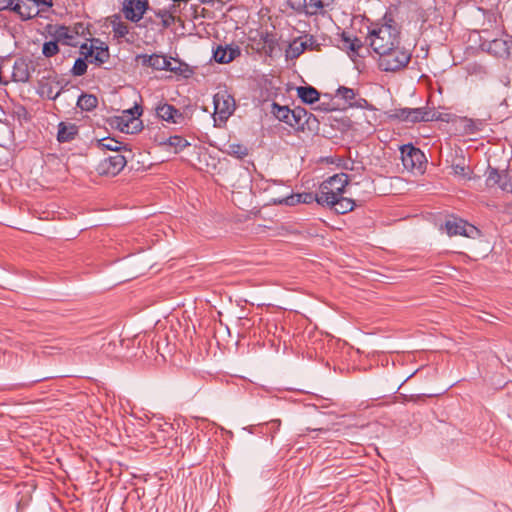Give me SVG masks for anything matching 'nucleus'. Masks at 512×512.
<instances>
[{
    "instance_id": "obj_29",
    "label": "nucleus",
    "mask_w": 512,
    "mask_h": 512,
    "mask_svg": "<svg viewBox=\"0 0 512 512\" xmlns=\"http://www.w3.org/2000/svg\"><path fill=\"white\" fill-rule=\"evenodd\" d=\"M307 9L306 14L317 15L321 13L326 6H329V0H306Z\"/></svg>"
},
{
    "instance_id": "obj_37",
    "label": "nucleus",
    "mask_w": 512,
    "mask_h": 512,
    "mask_svg": "<svg viewBox=\"0 0 512 512\" xmlns=\"http://www.w3.org/2000/svg\"><path fill=\"white\" fill-rule=\"evenodd\" d=\"M249 182H250L249 175L247 172L244 171L243 173L240 174V183L237 185V188L243 189L244 192H249L250 191ZM232 186L236 187L235 184H233Z\"/></svg>"
},
{
    "instance_id": "obj_34",
    "label": "nucleus",
    "mask_w": 512,
    "mask_h": 512,
    "mask_svg": "<svg viewBox=\"0 0 512 512\" xmlns=\"http://www.w3.org/2000/svg\"><path fill=\"white\" fill-rule=\"evenodd\" d=\"M87 71L86 59L78 58L72 68V74L75 76H82Z\"/></svg>"
},
{
    "instance_id": "obj_7",
    "label": "nucleus",
    "mask_w": 512,
    "mask_h": 512,
    "mask_svg": "<svg viewBox=\"0 0 512 512\" xmlns=\"http://www.w3.org/2000/svg\"><path fill=\"white\" fill-rule=\"evenodd\" d=\"M401 160L405 169L409 171L418 170L422 171L425 163V155L423 152L415 148L411 144L403 145L400 148Z\"/></svg>"
},
{
    "instance_id": "obj_2",
    "label": "nucleus",
    "mask_w": 512,
    "mask_h": 512,
    "mask_svg": "<svg viewBox=\"0 0 512 512\" xmlns=\"http://www.w3.org/2000/svg\"><path fill=\"white\" fill-rule=\"evenodd\" d=\"M348 184L349 176L346 173H339L329 177L319 186L316 202L322 206H332L344 194Z\"/></svg>"
},
{
    "instance_id": "obj_25",
    "label": "nucleus",
    "mask_w": 512,
    "mask_h": 512,
    "mask_svg": "<svg viewBox=\"0 0 512 512\" xmlns=\"http://www.w3.org/2000/svg\"><path fill=\"white\" fill-rule=\"evenodd\" d=\"M13 10L18 12L21 15V17L25 19L33 18L39 13V8L34 3H32L31 6L17 3L14 6Z\"/></svg>"
},
{
    "instance_id": "obj_43",
    "label": "nucleus",
    "mask_w": 512,
    "mask_h": 512,
    "mask_svg": "<svg viewBox=\"0 0 512 512\" xmlns=\"http://www.w3.org/2000/svg\"><path fill=\"white\" fill-rule=\"evenodd\" d=\"M505 210L512 214V201L511 202H508L506 205H505Z\"/></svg>"
},
{
    "instance_id": "obj_40",
    "label": "nucleus",
    "mask_w": 512,
    "mask_h": 512,
    "mask_svg": "<svg viewBox=\"0 0 512 512\" xmlns=\"http://www.w3.org/2000/svg\"><path fill=\"white\" fill-rule=\"evenodd\" d=\"M453 171H454V173L456 175H460V176H463V177L466 176V168L464 166L454 165L453 166Z\"/></svg>"
},
{
    "instance_id": "obj_4",
    "label": "nucleus",
    "mask_w": 512,
    "mask_h": 512,
    "mask_svg": "<svg viewBox=\"0 0 512 512\" xmlns=\"http://www.w3.org/2000/svg\"><path fill=\"white\" fill-rule=\"evenodd\" d=\"M389 117L408 123L428 122L439 119L437 112L428 108H396L390 111Z\"/></svg>"
},
{
    "instance_id": "obj_24",
    "label": "nucleus",
    "mask_w": 512,
    "mask_h": 512,
    "mask_svg": "<svg viewBox=\"0 0 512 512\" xmlns=\"http://www.w3.org/2000/svg\"><path fill=\"white\" fill-rule=\"evenodd\" d=\"M166 71H170L175 73L176 75H181L184 77H189L192 73L191 69L187 64L182 63L173 58H169V65H167Z\"/></svg>"
},
{
    "instance_id": "obj_5",
    "label": "nucleus",
    "mask_w": 512,
    "mask_h": 512,
    "mask_svg": "<svg viewBox=\"0 0 512 512\" xmlns=\"http://www.w3.org/2000/svg\"><path fill=\"white\" fill-rule=\"evenodd\" d=\"M214 114L216 126L224 124L235 110V100L227 90L218 91L213 97Z\"/></svg>"
},
{
    "instance_id": "obj_14",
    "label": "nucleus",
    "mask_w": 512,
    "mask_h": 512,
    "mask_svg": "<svg viewBox=\"0 0 512 512\" xmlns=\"http://www.w3.org/2000/svg\"><path fill=\"white\" fill-rule=\"evenodd\" d=\"M317 193L314 195L312 193H299V194H287L283 197H273L271 201L274 204H284L287 206H294L299 203L310 204L313 201H316Z\"/></svg>"
},
{
    "instance_id": "obj_41",
    "label": "nucleus",
    "mask_w": 512,
    "mask_h": 512,
    "mask_svg": "<svg viewBox=\"0 0 512 512\" xmlns=\"http://www.w3.org/2000/svg\"><path fill=\"white\" fill-rule=\"evenodd\" d=\"M13 0H0V9L6 8L12 5Z\"/></svg>"
},
{
    "instance_id": "obj_23",
    "label": "nucleus",
    "mask_w": 512,
    "mask_h": 512,
    "mask_svg": "<svg viewBox=\"0 0 512 512\" xmlns=\"http://www.w3.org/2000/svg\"><path fill=\"white\" fill-rule=\"evenodd\" d=\"M297 96L307 104H313L319 100L320 93L312 86H300L297 88Z\"/></svg>"
},
{
    "instance_id": "obj_12",
    "label": "nucleus",
    "mask_w": 512,
    "mask_h": 512,
    "mask_svg": "<svg viewBox=\"0 0 512 512\" xmlns=\"http://www.w3.org/2000/svg\"><path fill=\"white\" fill-rule=\"evenodd\" d=\"M80 49L81 54L87 61L96 63L97 65L105 63L109 58L108 48L103 46H95L94 41H92L90 45L86 43L82 44Z\"/></svg>"
},
{
    "instance_id": "obj_1",
    "label": "nucleus",
    "mask_w": 512,
    "mask_h": 512,
    "mask_svg": "<svg viewBox=\"0 0 512 512\" xmlns=\"http://www.w3.org/2000/svg\"><path fill=\"white\" fill-rule=\"evenodd\" d=\"M366 40L373 51L380 56L400 42V31L391 23L376 24L369 30Z\"/></svg>"
},
{
    "instance_id": "obj_30",
    "label": "nucleus",
    "mask_w": 512,
    "mask_h": 512,
    "mask_svg": "<svg viewBox=\"0 0 512 512\" xmlns=\"http://www.w3.org/2000/svg\"><path fill=\"white\" fill-rule=\"evenodd\" d=\"M225 152L228 155L234 156L238 159H242L243 157L248 155V149L246 146L239 143H230L227 145Z\"/></svg>"
},
{
    "instance_id": "obj_16",
    "label": "nucleus",
    "mask_w": 512,
    "mask_h": 512,
    "mask_svg": "<svg viewBox=\"0 0 512 512\" xmlns=\"http://www.w3.org/2000/svg\"><path fill=\"white\" fill-rule=\"evenodd\" d=\"M486 181L489 186L499 185L503 191L512 193V180L507 173L490 170Z\"/></svg>"
},
{
    "instance_id": "obj_13",
    "label": "nucleus",
    "mask_w": 512,
    "mask_h": 512,
    "mask_svg": "<svg viewBox=\"0 0 512 512\" xmlns=\"http://www.w3.org/2000/svg\"><path fill=\"white\" fill-rule=\"evenodd\" d=\"M147 8V0H124L123 13L128 20L138 22L142 19Z\"/></svg>"
},
{
    "instance_id": "obj_31",
    "label": "nucleus",
    "mask_w": 512,
    "mask_h": 512,
    "mask_svg": "<svg viewBox=\"0 0 512 512\" xmlns=\"http://www.w3.org/2000/svg\"><path fill=\"white\" fill-rule=\"evenodd\" d=\"M461 124L463 126L464 132L467 134L476 133L477 131L481 130L484 125L481 120H473L469 118H463L461 120Z\"/></svg>"
},
{
    "instance_id": "obj_35",
    "label": "nucleus",
    "mask_w": 512,
    "mask_h": 512,
    "mask_svg": "<svg viewBox=\"0 0 512 512\" xmlns=\"http://www.w3.org/2000/svg\"><path fill=\"white\" fill-rule=\"evenodd\" d=\"M287 4L290 8L299 13H305L307 9L306 0H287Z\"/></svg>"
},
{
    "instance_id": "obj_6",
    "label": "nucleus",
    "mask_w": 512,
    "mask_h": 512,
    "mask_svg": "<svg viewBox=\"0 0 512 512\" xmlns=\"http://www.w3.org/2000/svg\"><path fill=\"white\" fill-rule=\"evenodd\" d=\"M271 112L278 120L288 124L291 127L303 126L307 121V112L301 107H296L291 110L287 106H280L276 103H273Z\"/></svg>"
},
{
    "instance_id": "obj_15",
    "label": "nucleus",
    "mask_w": 512,
    "mask_h": 512,
    "mask_svg": "<svg viewBox=\"0 0 512 512\" xmlns=\"http://www.w3.org/2000/svg\"><path fill=\"white\" fill-rule=\"evenodd\" d=\"M136 60L144 67H150L154 70H166L169 65V58L159 54H141L137 55Z\"/></svg>"
},
{
    "instance_id": "obj_42",
    "label": "nucleus",
    "mask_w": 512,
    "mask_h": 512,
    "mask_svg": "<svg viewBox=\"0 0 512 512\" xmlns=\"http://www.w3.org/2000/svg\"><path fill=\"white\" fill-rule=\"evenodd\" d=\"M491 45H493L495 47H501V46H505V42L502 40H494Z\"/></svg>"
},
{
    "instance_id": "obj_21",
    "label": "nucleus",
    "mask_w": 512,
    "mask_h": 512,
    "mask_svg": "<svg viewBox=\"0 0 512 512\" xmlns=\"http://www.w3.org/2000/svg\"><path fill=\"white\" fill-rule=\"evenodd\" d=\"M341 45L348 53L358 55L359 50L362 48V42L360 39L353 37L347 32L341 34Z\"/></svg>"
},
{
    "instance_id": "obj_28",
    "label": "nucleus",
    "mask_w": 512,
    "mask_h": 512,
    "mask_svg": "<svg viewBox=\"0 0 512 512\" xmlns=\"http://www.w3.org/2000/svg\"><path fill=\"white\" fill-rule=\"evenodd\" d=\"M95 146L101 150L113 151L115 154V153H119L120 142L115 140L114 138L107 137V138L98 139L95 143Z\"/></svg>"
},
{
    "instance_id": "obj_27",
    "label": "nucleus",
    "mask_w": 512,
    "mask_h": 512,
    "mask_svg": "<svg viewBox=\"0 0 512 512\" xmlns=\"http://www.w3.org/2000/svg\"><path fill=\"white\" fill-rule=\"evenodd\" d=\"M354 201L350 198L340 196L338 200L333 203L331 207L335 209L337 213L345 214L347 212H350L354 208Z\"/></svg>"
},
{
    "instance_id": "obj_18",
    "label": "nucleus",
    "mask_w": 512,
    "mask_h": 512,
    "mask_svg": "<svg viewBox=\"0 0 512 512\" xmlns=\"http://www.w3.org/2000/svg\"><path fill=\"white\" fill-rule=\"evenodd\" d=\"M156 114L160 119L174 124L179 123L183 118L182 113L178 109L167 103L159 105L156 108Z\"/></svg>"
},
{
    "instance_id": "obj_39",
    "label": "nucleus",
    "mask_w": 512,
    "mask_h": 512,
    "mask_svg": "<svg viewBox=\"0 0 512 512\" xmlns=\"http://www.w3.org/2000/svg\"><path fill=\"white\" fill-rule=\"evenodd\" d=\"M33 3L39 8H49L52 6V0H33Z\"/></svg>"
},
{
    "instance_id": "obj_11",
    "label": "nucleus",
    "mask_w": 512,
    "mask_h": 512,
    "mask_svg": "<svg viewBox=\"0 0 512 512\" xmlns=\"http://www.w3.org/2000/svg\"><path fill=\"white\" fill-rule=\"evenodd\" d=\"M310 51H319L320 44L312 35H304L296 38L290 45L287 50V56L290 58H297L303 52Z\"/></svg>"
},
{
    "instance_id": "obj_26",
    "label": "nucleus",
    "mask_w": 512,
    "mask_h": 512,
    "mask_svg": "<svg viewBox=\"0 0 512 512\" xmlns=\"http://www.w3.org/2000/svg\"><path fill=\"white\" fill-rule=\"evenodd\" d=\"M97 104L98 99L92 94H82L77 101V106L81 110L85 111H91L92 109L96 108Z\"/></svg>"
},
{
    "instance_id": "obj_22",
    "label": "nucleus",
    "mask_w": 512,
    "mask_h": 512,
    "mask_svg": "<svg viewBox=\"0 0 512 512\" xmlns=\"http://www.w3.org/2000/svg\"><path fill=\"white\" fill-rule=\"evenodd\" d=\"M78 132L75 124L61 122L58 126L57 139L59 142H69L74 139Z\"/></svg>"
},
{
    "instance_id": "obj_17",
    "label": "nucleus",
    "mask_w": 512,
    "mask_h": 512,
    "mask_svg": "<svg viewBox=\"0 0 512 512\" xmlns=\"http://www.w3.org/2000/svg\"><path fill=\"white\" fill-rule=\"evenodd\" d=\"M159 145L166 151L178 154L181 151H183L186 147L190 146V143L182 136L174 135L162 139L159 142Z\"/></svg>"
},
{
    "instance_id": "obj_36",
    "label": "nucleus",
    "mask_w": 512,
    "mask_h": 512,
    "mask_svg": "<svg viewBox=\"0 0 512 512\" xmlns=\"http://www.w3.org/2000/svg\"><path fill=\"white\" fill-rule=\"evenodd\" d=\"M113 31L115 35L118 37H124L128 34L129 29L128 26L123 22H115L113 23Z\"/></svg>"
},
{
    "instance_id": "obj_8",
    "label": "nucleus",
    "mask_w": 512,
    "mask_h": 512,
    "mask_svg": "<svg viewBox=\"0 0 512 512\" xmlns=\"http://www.w3.org/2000/svg\"><path fill=\"white\" fill-rule=\"evenodd\" d=\"M83 33L84 26L82 24H76L73 27L56 26L52 32V36L56 42L69 46H77L79 44L78 38L80 34Z\"/></svg>"
},
{
    "instance_id": "obj_33",
    "label": "nucleus",
    "mask_w": 512,
    "mask_h": 512,
    "mask_svg": "<svg viewBox=\"0 0 512 512\" xmlns=\"http://www.w3.org/2000/svg\"><path fill=\"white\" fill-rule=\"evenodd\" d=\"M59 52L58 42L48 41L43 44L42 53L45 57H52Z\"/></svg>"
},
{
    "instance_id": "obj_10",
    "label": "nucleus",
    "mask_w": 512,
    "mask_h": 512,
    "mask_svg": "<svg viewBox=\"0 0 512 512\" xmlns=\"http://www.w3.org/2000/svg\"><path fill=\"white\" fill-rule=\"evenodd\" d=\"M126 164V158L120 153H115L101 160L96 169L100 175L115 176L123 170Z\"/></svg>"
},
{
    "instance_id": "obj_20",
    "label": "nucleus",
    "mask_w": 512,
    "mask_h": 512,
    "mask_svg": "<svg viewBox=\"0 0 512 512\" xmlns=\"http://www.w3.org/2000/svg\"><path fill=\"white\" fill-rule=\"evenodd\" d=\"M31 65L24 59H19L15 62L12 71V78L16 82L25 83L31 76Z\"/></svg>"
},
{
    "instance_id": "obj_9",
    "label": "nucleus",
    "mask_w": 512,
    "mask_h": 512,
    "mask_svg": "<svg viewBox=\"0 0 512 512\" xmlns=\"http://www.w3.org/2000/svg\"><path fill=\"white\" fill-rule=\"evenodd\" d=\"M445 229L449 236L461 235L468 238H476L480 233L475 226L457 217L447 219Z\"/></svg>"
},
{
    "instance_id": "obj_38",
    "label": "nucleus",
    "mask_w": 512,
    "mask_h": 512,
    "mask_svg": "<svg viewBox=\"0 0 512 512\" xmlns=\"http://www.w3.org/2000/svg\"><path fill=\"white\" fill-rule=\"evenodd\" d=\"M337 96H340L341 98L350 101L353 100L355 97L354 90L347 87H340L337 90Z\"/></svg>"
},
{
    "instance_id": "obj_3",
    "label": "nucleus",
    "mask_w": 512,
    "mask_h": 512,
    "mask_svg": "<svg viewBox=\"0 0 512 512\" xmlns=\"http://www.w3.org/2000/svg\"><path fill=\"white\" fill-rule=\"evenodd\" d=\"M411 59V53L399 42L388 52L378 58V66L386 72H396L405 68Z\"/></svg>"
},
{
    "instance_id": "obj_32",
    "label": "nucleus",
    "mask_w": 512,
    "mask_h": 512,
    "mask_svg": "<svg viewBox=\"0 0 512 512\" xmlns=\"http://www.w3.org/2000/svg\"><path fill=\"white\" fill-rule=\"evenodd\" d=\"M40 95L51 100H55L60 95V90L54 91L51 84H43L40 87Z\"/></svg>"
},
{
    "instance_id": "obj_19",
    "label": "nucleus",
    "mask_w": 512,
    "mask_h": 512,
    "mask_svg": "<svg viewBox=\"0 0 512 512\" xmlns=\"http://www.w3.org/2000/svg\"><path fill=\"white\" fill-rule=\"evenodd\" d=\"M240 55V49L234 46H218L213 53V58L216 62L226 64L233 61Z\"/></svg>"
}]
</instances>
